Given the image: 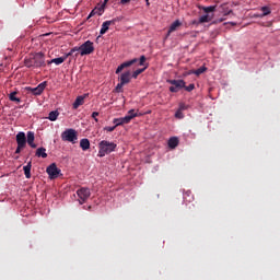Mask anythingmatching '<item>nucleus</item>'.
Returning a JSON list of instances; mask_svg holds the SVG:
<instances>
[{"label": "nucleus", "mask_w": 280, "mask_h": 280, "mask_svg": "<svg viewBox=\"0 0 280 280\" xmlns=\"http://www.w3.org/2000/svg\"><path fill=\"white\" fill-rule=\"evenodd\" d=\"M24 65L28 69L34 67L35 69H38L40 67H45V54L43 52H37L33 57L25 58L24 59Z\"/></svg>", "instance_id": "nucleus-1"}, {"label": "nucleus", "mask_w": 280, "mask_h": 280, "mask_svg": "<svg viewBox=\"0 0 280 280\" xmlns=\"http://www.w3.org/2000/svg\"><path fill=\"white\" fill-rule=\"evenodd\" d=\"M117 149V144L115 142H110L108 140H102L98 143V156L104 158L106 154H110V152H115Z\"/></svg>", "instance_id": "nucleus-2"}, {"label": "nucleus", "mask_w": 280, "mask_h": 280, "mask_svg": "<svg viewBox=\"0 0 280 280\" xmlns=\"http://www.w3.org/2000/svg\"><path fill=\"white\" fill-rule=\"evenodd\" d=\"M61 139L63 141H68L69 143H77L78 142V131H75V129H66L61 133Z\"/></svg>", "instance_id": "nucleus-3"}, {"label": "nucleus", "mask_w": 280, "mask_h": 280, "mask_svg": "<svg viewBox=\"0 0 280 280\" xmlns=\"http://www.w3.org/2000/svg\"><path fill=\"white\" fill-rule=\"evenodd\" d=\"M78 49L80 51V56H91V54L95 51V46L93 42L86 40L80 47H78Z\"/></svg>", "instance_id": "nucleus-4"}, {"label": "nucleus", "mask_w": 280, "mask_h": 280, "mask_svg": "<svg viewBox=\"0 0 280 280\" xmlns=\"http://www.w3.org/2000/svg\"><path fill=\"white\" fill-rule=\"evenodd\" d=\"M77 196L79 198V205H84L91 198V189L82 187L77 190Z\"/></svg>", "instance_id": "nucleus-5"}, {"label": "nucleus", "mask_w": 280, "mask_h": 280, "mask_svg": "<svg viewBox=\"0 0 280 280\" xmlns=\"http://www.w3.org/2000/svg\"><path fill=\"white\" fill-rule=\"evenodd\" d=\"M168 84H172L170 86L171 93H178L180 89H185V80H168Z\"/></svg>", "instance_id": "nucleus-6"}, {"label": "nucleus", "mask_w": 280, "mask_h": 280, "mask_svg": "<svg viewBox=\"0 0 280 280\" xmlns=\"http://www.w3.org/2000/svg\"><path fill=\"white\" fill-rule=\"evenodd\" d=\"M148 60V58H145L144 55H142L139 59V67H144L142 69H137L136 71H133L132 73V78L137 79L139 78V75H141V73H143V71H145V69H148L149 65L145 62Z\"/></svg>", "instance_id": "nucleus-7"}, {"label": "nucleus", "mask_w": 280, "mask_h": 280, "mask_svg": "<svg viewBox=\"0 0 280 280\" xmlns=\"http://www.w3.org/2000/svg\"><path fill=\"white\" fill-rule=\"evenodd\" d=\"M119 21H121L120 18H115L113 20L103 22L101 31H100L101 36H104V34H106V32H108L110 25H115V23H119Z\"/></svg>", "instance_id": "nucleus-8"}, {"label": "nucleus", "mask_w": 280, "mask_h": 280, "mask_svg": "<svg viewBox=\"0 0 280 280\" xmlns=\"http://www.w3.org/2000/svg\"><path fill=\"white\" fill-rule=\"evenodd\" d=\"M46 172H47L49 178H51V180H54V178H58V176H60V168H58L56 163L50 164L46 168Z\"/></svg>", "instance_id": "nucleus-9"}, {"label": "nucleus", "mask_w": 280, "mask_h": 280, "mask_svg": "<svg viewBox=\"0 0 280 280\" xmlns=\"http://www.w3.org/2000/svg\"><path fill=\"white\" fill-rule=\"evenodd\" d=\"M15 140H16V144L20 148H25V145H27V137L25 136V132H23V131H20L16 135Z\"/></svg>", "instance_id": "nucleus-10"}, {"label": "nucleus", "mask_w": 280, "mask_h": 280, "mask_svg": "<svg viewBox=\"0 0 280 280\" xmlns=\"http://www.w3.org/2000/svg\"><path fill=\"white\" fill-rule=\"evenodd\" d=\"M136 62H139V59L133 58L129 61L122 62L118 68L116 69V73L119 74L121 73L122 69H128V67H132V65H136Z\"/></svg>", "instance_id": "nucleus-11"}, {"label": "nucleus", "mask_w": 280, "mask_h": 280, "mask_svg": "<svg viewBox=\"0 0 280 280\" xmlns=\"http://www.w3.org/2000/svg\"><path fill=\"white\" fill-rule=\"evenodd\" d=\"M46 88H47V81H44L39 83L38 86L28 88V90H31V93H33V95H40Z\"/></svg>", "instance_id": "nucleus-12"}, {"label": "nucleus", "mask_w": 280, "mask_h": 280, "mask_svg": "<svg viewBox=\"0 0 280 280\" xmlns=\"http://www.w3.org/2000/svg\"><path fill=\"white\" fill-rule=\"evenodd\" d=\"M104 8H105V4H101L100 7L94 8L90 12V14L88 16V20L95 16V14H97L98 16H102L104 14Z\"/></svg>", "instance_id": "nucleus-13"}, {"label": "nucleus", "mask_w": 280, "mask_h": 280, "mask_svg": "<svg viewBox=\"0 0 280 280\" xmlns=\"http://www.w3.org/2000/svg\"><path fill=\"white\" fill-rule=\"evenodd\" d=\"M84 100H86V94L78 96L74 101V103L72 104V108L74 110H78V108H80V106H82L84 104Z\"/></svg>", "instance_id": "nucleus-14"}, {"label": "nucleus", "mask_w": 280, "mask_h": 280, "mask_svg": "<svg viewBox=\"0 0 280 280\" xmlns=\"http://www.w3.org/2000/svg\"><path fill=\"white\" fill-rule=\"evenodd\" d=\"M113 124L117 126H124V124H130V117L128 116H125V117H121V118H115L113 120Z\"/></svg>", "instance_id": "nucleus-15"}, {"label": "nucleus", "mask_w": 280, "mask_h": 280, "mask_svg": "<svg viewBox=\"0 0 280 280\" xmlns=\"http://www.w3.org/2000/svg\"><path fill=\"white\" fill-rule=\"evenodd\" d=\"M180 25H183L180 20H176L174 23H172L166 36H170V34H172L173 32H176V30H178V27H180Z\"/></svg>", "instance_id": "nucleus-16"}, {"label": "nucleus", "mask_w": 280, "mask_h": 280, "mask_svg": "<svg viewBox=\"0 0 280 280\" xmlns=\"http://www.w3.org/2000/svg\"><path fill=\"white\" fill-rule=\"evenodd\" d=\"M80 148L83 150V152H86V150L91 149V141H89L86 138L81 139Z\"/></svg>", "instance_id": "nucleus-17"}, {"label": "nucleus", "mask_w": 280, "mask_h": 280, "mask_svg": "<svg viewBox=\"0 0 280 280\" xmlns=\"http://www.w3.org/2000/svg\"><path fill=\"white\" fill-rule=\"evenodd\" d=\"M120 83L125 85L130 84V71L120 74Z\"/></svg>", "instance_id": "nucleus-18"}, {"label": "nucleus", "mask_w": 280, "mask_h": 280, "mask_svg": "<svg viewBox=\"0 0 280 280\" xmlns=\"http://www.w3.org/2000/svg\"><path fill=\"white\" fill-rule=\"evenodd\" d=\"M179 140L177 137H172L168 139V148L171 150H175V148H178Z\"/></svg>", "instance_id": "nucleus-19"}, {"label": "nucleus", "mask_w": 280, "mask_h": 280, "mask_svg": "<svg viewBox=\"0 0 280 280\" xmlns=\"http://www.w3.org/2000/svg\"><path fill=\"white\" fill-rule=\"evenodd\" d=\"M34 139H35L34 131H28L26 143H28V145L32 147V148H36V143H34Z\"/></svg>", "instance_id": "nucleus-20"}, {"label": "nucleus", "mask_w": 280, "mask_h": 280, "mask_svg": "<svg viewBox=\"0 0 280 280\" xmlns=\"http://www.w3.org/2000/svg\"><path fill=\"white\" fill-rule=\"evenodd\" d=\"M23 171L26 178H32V162H28L27 165L23 167Z\"/></svg>", "instance_id": "nucleus-21"}, {"label": "nucleus", "mask_w": 280, "mask_h": 280, "mask_svg": "<svg viewBox=\"0 0 280 280\" xmlns=\"http://www.w3.org/2000/svg\"><path fill=\"white\" fill-rule=\"evenodd\" d=\"M19 94V92H11L8 97L10 100V102H15V104H21V98L16 97V95Z\"/></svg>", "instance_id": "nucleus-22"}, {"label": "nucleus", "mask_w": 280, "mask_h": 280, "mask_svg": "<svg viewBox=\"0 0 280 280\" xmlns=\"http://www.w3.org/2000/svg\"><path fill=\"white\" fill-rule=\"evenodd\" d=\"M65 60H67V57H58L50 61H47V65H62V62H65Z\"/></svg>", "instance_id": "nucleus-23"}, {"label": "nucleus", "mask_w": 280, "mask_h": 280, "mask_svg": "<svg viewBox=\"0 0 280 280\" xmlns=\"http://www.w3.org/2000/svg\"><path fill=\"white\" fill-rule=\"evenodd\" d=\"M36 156L42 158V159H47V149H45L43 147L38 148L36 150Z\"/></svg>", "instance_id": "nucleus-24"}, {"label": "nucleus", "mask_w": 280, "mask_h": 280, "mask_svg": "<svg viewBox=\"0 0 280 280\" xmlns=\"http://www.w3.org/2000/svg\"><path fill=\"white\" fill-rule=\"evenodd\" d=\"M58 115H60V113H58V110L50 112L48 114L49 121H56V119H58Z\"/></svg>", "instance_id": "nucleus-25"}, {"label": "nucleus", "mask_w": 280, "mask_h": 280, "mask_svg": "<svg viewBox=\"0 0 280 280\" xmlns=\"http://www.w3.org/2000/svg\"><path fill=\"white\" fill-rule=\"evenodd\" d=\"M262 14L260 15L261 19H264V16H268V14H271L272 10H270V7H261L260 8Z\"/></svg>", "instance_id": "nucleus-26"}, {"label": "nucleus", "mask_w": 280, "mask_h": 280, "mask_svg": "<svg viewBox=\"0 0 280 280\" xmlns=\"http://www.w3.org/2000/svg\"><path fill=\"white\" fill-rule=\"evenodd\" d=\"M207 71L206 67H200L197 70H192L194 75H202Z\"/></svg>", "instance_id": "nucleus-27"}, {"label": "nucleus", "mask_w": 280, "mask_h": 280, "mask_svg": "<svg viewBox=\"0 0 280 280\" xmlns=\"http://www.w3.org/2000/svg\"><path fill=\"white\" fill-rule=\"evenodd\" d=\"M139 115L135 112V109H130L128 112L127 117H130V121H132V119H135V117H138Z\"/></svg>", "instance_id": "nucleus-28"}, {"label": "nucleus", "mask_w": 280, "mask_h": 280, "mask_svg": "<svg viewBox=\"0 0 280 280\" xmlns=\"http://www.w3.org/2000/svg\"><path fill=\"white\" fill-rule=\"evenodd\" d=\"M211 21V18L209 15H202L199 19V23H209Z\"/></svg>", "instance_id": "nucleus-29"}, {"label": "nucleus", "mask_w": 280, "mask_h": 280, "mask_svg": "<svg viewBox=\"0 0 280 280\" xmlns=\"http://www.w3.org/2000/svg\"><path fill=\"white\" fill-rule=\"evenodd\" d=\"M124 86L125 84H121V82H119L115 88L116 93H124Z\"/></svg>", "instance_id": "nucleus-30"}, {"label": "nucleus", "mask_w": 280, "mask_h": 280, "mask_svg": "<svg viewBox=\"0 0 280 280\" xmlns=\"http://www.w3.org/2000/svg\"><path fill=\"white\" fill-rule=\"evenodd\" d=\"M185 91H187L188 93H191V91H194L196 89V85L194 83H190L188 86L185 85Z\"/></svg>", "instance_id": "nucleus-31"}, {"label": "nucleus", "mask_w": 280, "mask_h": 280, "mask_svg": "<svg viewBox=\"0 0 280 280\" xmlns=\"http://www.w3.org/2000/svg\"><path fill=\"white\" fill-rule=\"evenodd\" d=\"M75 51H79L78 47L72 48L63 58H69V56H73V54H75Z\"/></svg>", "instance_id": "nucleus-32"}, {"label": "nucleus", "mask_w": 280, "mask_h": 280, "mask_svg": "<svg viewBox=\"0 0 280 280\" xmlns=\"http://www.w3.org/2000/svg\"><path fill=\"white\" fill-rule=\"evenodd\" d=\"M203 12H206V14H209V12H215V7H206L203 8Z\"/></svg>", "instance_id": "nucleus-33"}, {"label": "nucleus", "mask_w": 280, "mask_h": 280, "mask_svg": "<svg viewBox=\"0 0 280 280\" xmlns=\"http://www.w3.org/2000/svg\"><path fill=\"white\" fill-rule=\"evenodd\" d=\"M175 117H176V119H183L185 117V115L183 114V112L180 109H177V112L175 113Z\"/></svg>", "instance_id": "nucleus-34"}, {"label": "nucleus", "mask_w": 280, "mask_h": 280, "mask_svg": "<svg viewBox=\"0 0 280 280\" xmlns=\"http://www.w3.org/2000/svg\"><path fill=\"white\" fill-rule=\"evenodd\" d=\"M187 108H189V105H187V104H185V103H180L179 104V108H178V110H187Z\"/></svg>", "instance_id": "nucleus-35"}, {"label": "nucleus", "mask_w": 280, "mask_h": 280, "mask_svg": "<svg viewBox=\"0 0 280 280\" xmlns=\"http://www.w3.org/2000/svg\"><path fill=\"white\" fill-rule=\"evenodd\" d=\"M97 117H100V113L98 112H93L92 113V119H94V121H96V124H97V121H100V119H97Z\"/></svg>", "instance_id": "nucleus-36"}, {"label": "nucleus", "mask_w": 280, "mask_h": 280, "mask_svg": "<svg viewBox=\"0 0 280 280\" xmlns=\"http://www.w3.org/2000/svg\"><path fill=\"white\" fill-rule=\"evenodd\" d=\"M116 128H117V125H115L113 127H105L104 130H106V132H113V131H115Z\"/></svg>", "instance_id": "nucleus-37"}, {"label": "nucleus", "mask_w": 280, "mask_h": 280, "mask_svg": "<svg viewBox=\"0 0 280 280\" xmlns=\"http://www.w3.org/2000/svg\"><path fill=\"white\" fill-rule=\"evenodd\" d=\"M25 150V147H20L18 145L16 150H15V154H21V151Z\"/></svg>", "instance_id": "nucleus-38"}, {"label": "nucleus", "mask_w": 280, "mask_h": 280, "mask_svg": "<svg viewBox=\"0 0 280 280\" xmlns=\"http://www.w3.org/2000/svg\"><path fill=\"white\" fill-rule=\"evenodd\" d=\"M130 1H131V0H120V3H121L122 5H126V3H130Z\"/></svg>", "instance_id": "nucleus-39"}, {"label": "nucleus", "mask_w": 280, "mask_h": 280, "mask_svg": "<svg viewBox=\"0 0 280 280\" xmlns=\"http://www.w3.org/2000/svg\"><path fill=\"white\" fill-rule=\"evenodd\" d=\"M229 14H233V10H230V11L225 12L224 16H229Z\"/></svg>", "instance_id": "nucleus-40"}, {"label": "nucleus", "mask_w": 280, "mask_h": 280, "mask_svg": "<svg viewBox=\"0 0 280 280\" xmlns=\"http://www.w3.org/2000/svg\"><path fill=\"white\" fill-rule=\"evenodd\" d=\"M191 74H194V70H190V71L188 72V75H191Z\"/></svg>", "instance_id": "nucleus-41"}, {"label": "nucleus", "mask_w": 280, "mask_h": 280, "mask_svg": "<svg viewBox=\"0 0 280 280\" xmlns=\"http://www.w3.org/2000/svg\"><path fill=\"white\" fill-rule=\"evenodd\" d=\"M145 2H147V5H150V0H145Z\"/></svg>", "instance_id": "nucleus-42"}, {"label": "nucleus", "mask_w": 280, "mask_h": 280, "mask_svg": "<svg viewBox=\"0 0 280 280\" xmlns=\"http://www.w3.org/2000/svg\"><path fill=\"white\" fill-rule=\"evenodd\" d=\"M231 25H236V23L235 22H231Z\"/></svg>", "instance_id": "nucleus-43"}, {"label": "nucleus", "mask_w": 280, "mask_h": 280, "mask_svg": "<svg viewBox=\"0 0 280 280\" xmlns=\"http://www.w3.org/2000/svg\"><path fill=\"white\" fill-rule=\"evenodd\" d=\"M108 0H105V2L103 3V4H105L106 5V2H107Z\"/></svg>", "instance_id": "nucleus-44"}, {"label": "nucleus", "mask_w": 280, "mask_h": 280, "mask_svg": "<svg viewBox=\"0 0 280 280\" xmlns=\"http://www.w3.org/2000/svg\"><path fill=\"white\" fill-rule=\"evenodd\" d=\"M221 8H223V9H224V4H221Z\"/></svg>", "instance_id": "nucleus-45"}, {"label": "nucleus", "mask_w": 280, "mask_h": 280, "mask_svg": "<svg viewBox=\"0 0 280 280\" xmlns=\"http://www.w3.org/2000/svg\"><path fill=\"white\" fill-rule=\"evenodd\" d=\"M89 210H91V206H89V208H88Z\"/></svg>", "instance_id": "nucleus-46"}]
</instances>
